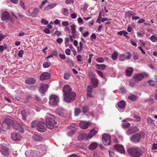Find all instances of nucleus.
<instances>
[{
	"mask_svg": "<svg viewBox=\"0 0 157 157\" xmlns=\"http://www.w3.org/2000/svg\"><path fill=\"white\" fill-rule=\"evenodd\" d=\"M25 83L28 84H33L36 82V80L33 78H29L25 80Z\"/></svg>",
	"mask_w": 157,
	"mask_h": 157,
	"instance_id": "22",
	"label": "nucleus"
},
{
	"mask_svg": "<svg viewBox=\"0 0 157 157\" xmlns=\"http://www.w3.org/2000/svg\"><path fill=\"white\" fill-rule=\"evenodd\" d=\"M21 114L23 120H26L27 116L30 114V112L29 110H24L21 112Z\"/></svg>",
	"mask_w": 157,
	"mask_h": 157,
	"instance_id": "20",
	"label": "nucleus"
},
{
	"mask_svg": "<svg viewBox=\"0 0 157 157\" xmlns=\"http://www.w3.org/2000/svg\"><path fill=\"white\" fill-rule=\"evenodd\" d=\"M24 53V51L23 50H20L19 51V53L18 54V56L20 57H22L23 54Z\"/></svg>",
	"mask_w": 157,
	"mask_h": 157,
	"instance_id": "52",
	"label": "nucleus"
},
{
	"mask_svg": "<svg viewBox=\"0 0 157 157\" xmlns=\"http://www.w3.org/2000/svg\"><path fill=\"white\" fill-rule=\"evenodd\" d=\"M123 123L122 124V126L123 128H128L130 126V124L127 121L123 120Z\"/></svg>",
	"mask_w": 157,
	"mask_h": 157,
	"instance_id": "30",
	"label": "nucleus"
},
{
	"mask_svg": "<svg viewBox=\"0 0 157 157\" xmlns=\"http://www.w3.org/2000/svg\"><path fill=\"white\" fill-rule=\"evenodd\" d=\"M102 140L103 144L106 146L109 145L111 144V137L107 134L103 135L102 137Z\"/></svg>",
	"mask_w": 157,
	"mask_h": 157,
	"instance_id": "8",
	"label": "nucleus"
},
{
	"mask_svg": "<svg viewBox=\"0 0 157 157\" xmlns=\"http://www.w3.org/2000/svg\"><path fill=\"white\" fill-rule=\"evenodd\" d=\"M114 148L117 151L121 153L124 154V153L125 152V151L123 146L120 145L118 144L114 146Z\"/></svg>",
	"mask_w": 157,
	"mask_h": 157,
	"instance_id": "19",
	"label": "nucleus"
},
{
	"mask_svg": "<svg viewBox=\"0 0 157 157\" xmlns=\"http://www.w3.org/2000/svg\"><path fill=\"white\" fill-rule=\"evenodd\" d=\"M28 88L30 90H35L36 89V87L35 86H29Z\"/></svg>",
	"mask_w": 157,
	"mask_h": 157,
	"instance_id": "51",
	"label": "nucleus"
},
{
	"mask_svg": "<svg viewBox=\"0 0 157 157\" xmlns=\"http://www.w3.org/2000/svg\"><path fill=\"white\" fill-rule=\"evenodd\" d=\"M79 44L80 48H79L78 47V48L77 49V50L78 51H80L83 49V44L81 42H80Z\"/></svg>",
	"mask_w": 157,
	"mask_h": 157,
	"instance_id": "53",
	"label": "nucleus"
},
{
	"mask_svg": "<svg viewBox=\"0 0 157 157\" xmlns=\"http://www.w3.org/2000/svg\"><path fill=\"white\" fill-rule=\"evenodd\" d=\"M2 127L4 128H7L9 127L8 124L4 122L2 123Z\"/></svg>",
	"mask_w": 157,
	"mask_h": 157,
	"instance_id": "58",
	"label": "nucleus"
},
{
	"mask_svg": "<svg viewBox=\"0 0 157 157\" xmlns=\"http://www.w3.org/2000/svg\"><path fill=\"white\" fill-rule=\"evenodd\" d=\"M39 121H38L36 120L33 121L32 123L31 127L33 128L37 127Z\"/></svg>",
	"mask_w": 157,
	"mask_h": 157,
	"instance_id": "38",
	"label": "nucleus"
},
{
	"mask_svg": "<svg viewBox=\"0 0 157 157\" xmlns=\"http://www.w3.org/2000/svg\"><path fill=\"white\" fill-rule=\"evenodd\" d=\"M136 132L134 130V128H132L128 129L126 132V133L128 135H130L131 134L134 133Z\"/></svg>",
	"mask_w": 157,
	"mask_h": 157,
	"instance_id": "34",
	"label": "nucleus"
},
{
	"mask_svg": "<svg viewBox=\"0 0 157 157\" xmlns=\"http://www.w3.org/2000/svg\"><path fill=\"white\" fill-rule=\"evenodd\" d=\"M32 139L36 141H40L43 140L42 137L40 135H35L32 136Z\"/></svg>",
	"mask_w": 157,
	"mask_h": 157,
	"instance_id": "23",
	"label": "nucleus"
},
{
	"mask_svg": "<svg viewBox=\"0 0 157 157\" xmlns=\"http://www.w3.org/2000/svg\"><path fill=\"white\" fill-rule=\"evenodd\" d=\"M74 2V0H66L65 3L67 4H70L73 3Z\"/></svg>",
	"mask_w": 157,
	"mask_h": 157,
	"instance_id": "54",
	"label": "nucleus"
},
{
	"mask_svg": "<svg viewBox=\"0 0 157 157\" xmlns=\"http://www.w3.org/2000/svg\"><path fill=\"white\" fill-rule=\"evenodd\" d=\"M1 18L2 21H5L7 22L10 20V14L7 11H4L1 15Z\"/></svg>",
	"mask_w": 157,
	"mask_h": 157,
	"instance_id": "11",
	"label": "nucleus"
},
{
	"mask_svg": "<svg viewBox=\"0 0 157 157\" xmlns=\"http://www.w3.org/2000/svg\"><path fill=\"white\" fill-rule=\"evenodd\" d=\"M132 13H133V12L131 11H129L127 12H126L125 13V16L126 17H129L131 16H133L134 15L132 14Z\"/></svg>",
	"mask_w": 157,
	"mask_h": 157,
	"instance_id": "47",
	"label": "nucleus"
},
{
	"mask_svg": "<svg viewBox=\"0 0 157 157\" xmlns=\"http://www.w3.org/2000/svg\"><path fill=\"white\" fill-rule=\"evenodd\" d=\"M147 123L149 124H151L154 123L153 120L151 117H148L147 119Z\"/></svg>",
	"mask_w": 157,
	"mask_h": 157,
	"instance_id": "49",
	"label": "nucleus"
},
{
	"mask_svg": "<svg viewBox=\"0 0 157 157\" xmlns=\"http://www.w3.org/2000/svg\"><path fill=\"white\" fill-rule=\"evenodd\" d=\"M63 41V39L61 38H59L56 40V42L59 44L61 43Z\"/></svg>",
	"mask_w": 157,
	"mask_h": 157,
	"instance_id": "60",
	"label": "nucleus"
},
{
	"mask_svg": "<svg viewBox=\"0 0 157 157\" xmlns=\"http://www.w3.org/2000/svg\"><path fill=\"white\" fill-rule=\"evenodd\" d=\"M67 129L70 130V131L68 132L67 133V135L70 136H72L76 132V129L75 127L73 125H70L67 127Z\"/></svg>",
	"mask_w": 157,
	"mask_h": 157,
	"instance_id": "17",
	"label": "nucleus"
},
{
	"mask_svg": "<svg viewBox=\"0 0 157 157\" xmlns=\"http://www.w3.org/2000/svg\"><path fill=\"white\" fill-rule=\"evenodd\" d=\"M128 98L132 101H135L137 100V97L135 95L131 94L128 96Z\"/></svg>",
	"mask_w": 157,
	"mask_h": 157,
	"instance_id": "36",
	"label": "nucleus"
},
{
	"mask_svg": "<svg viewBox=\"0 0 157 157\" xmlns=\"http://www.w3.org/2000/svg\"><path fill=\"white\" fill-rule=\"evenodd\" d=\"M91 83L94 87H96L98 85V80L94 78H93L91 79Z\"/></svg>",
	"mask_w": 157,
	"mask_h": 157,
	"instance_id": "28",
	"label": "nucleus"
},
{
	"mask_svg": "<svg viewBox=\"0 0 157 157\" xmlns=\"http://www.w3.org/2000/svg\"><path fill=\"white\" fill-rule=\"evenodd\" d=\"M114 149L112 148H110L109 150V155L111 157H114Z\"/></svg>",
	"mask_w": 157,
	"mask_h": 157,
	"instance_id": "35",
	"label": "nucleus"
},
{
	"mask_svg": "<svg viewBox=\"0 0 157 157\" xmlns=\"http://www.w3.org/2000/svg\"><path fill=\"white\" fill-rule=\"evenodd\" d=\"M149 38L152 42H157V36L155 35L151 36Z\"/></svg>",
	"mask_w": 157,
	"mask_h": 157,
	"instance_id": "41",
	"label": "nucleus"
},
{
	"mask_svg": "<svg viewBox=\"0 0 157 157\" xmlns=\"http://www.w3.org/2000/svg\"><path fill=\"white\" fill-rule=\"evenodd\" d=\"M19 4V5L22 8L23 10H25L26 8L25 6V3L22 0H21L20 1Z\"/></svg>",
	"mask_w": 157,
	"mask_h": 157,
	"instance_id": "45",
	"label": "nucleus"
},
{
	"mask_svg": "<svg viewBox=\"0 0 157 157\" xmlns=\"http://www.w3.org/2000/svg\"><path fill=\"white\" fill-rule=\"evenodd\" d=\"M71 89L68 85H65L63 89V92L64 101L67 103H70L75 100L76 94L74 92H71Z\"/></svg>",
	"mask_w": 157,
	"mask_h": 157,
	"instance_id": "1",
	"label": "nucleus"
},
{
	"mask_svg": "<svg viewBox=\"0 0 157 157\" xmlns=\"http://www.w3.org/2000/svg\"><path fill=\"white\" fill-rule=\"evenodd\" d=\"M87 135L85 133H81L78 136V140L81 141L87 137Z\"/></svg>",
	"mask_w": 157,
	"mask_h": 157,
	"instance_id": "24",
	"label": "nucleus"
},
{
	"mask_svg": "<svg viewBox=\"0 0 157 157\" xmlns=\"http://www.w3.org/2000/svg\"><path fill=\"white\" fill-rule=\"evenodd\" d=\"M46 122L48 128L50 129L53 128L54 126L56 124L54 117L52 118L50 117H47L46 119Z\"/></svg>",
	"mask_w": 157,
	"mask_h": 157,
	"instance_id": "6",
	"label": "nucleus"
},
{
	"mask_svg": "<svg viewBox=\"0 0 157 157\" xmlns=\"http://www.w3.org/2000/svg\"><path fill=\"white\" fill-rule=\"evenodd\" d=\"M127 151L132 157H140L144 154L145 149L143 147L135 146L129 148Z\"/></svg>",
	"mask_w": 157,
	"mask_h": 157,
	"instance_id": "2",
	"label": "nucleus"
},
{
	"mask_svg": "<svg viewBox=\"0 0 157 157\" xmlns=\"http://www.w3.org/2000/svg\"><path fill=\"white\" fill-rule=\"evenodd\" d=\"M51 63L49 62H44L43 65L44 68L48 67L51 65Z\"/></svg>",
	"mask_w": 157,
	"mask_h": 157,
	"instance_id": "42",
	"label": "nucleus"
},
{
	"mask_svg": "<svg viewBox=\"0 0 157 157\" xmlns=\"http://www.w3.org/2000/svg\"><path fill=\"white\" fill-rule=\"evenodd\" d=\"M77 60L78 62H81L82 61V56L80 55H78L77 56Z\"/></svg>",
	"mask_w": 157,
	"mask_h": 157,
	"instance_id": "61",
	"label": "nucleus"
},
{
	"mask_svg": "<svg viewBox=\"0 0 157 157\" xmlns=\"http://www.w3.org/2000/svg\"><path fill=\"white\" fill-rule=\"evenodd\" d=\"M98 145L97 143L93 142L89 146L88 148L90 150H94L97 147Z\"/></svg>",
	"mask_w": 157,
	"mask_h": 157,
	"instance_id": "26",
	"label": "nucleus"
},
{
	"mask_svg": "<svg viewBox=\"0 0 157 157\" xmlns=\"http://www.w3.org/2000/svg\"><path fill=\"white\" fill-rule=\"evenodd\" d=\"M132 57V54L129 52H125L119 57V59L121 61H124L125 59H129Z\"/></svg>",
	"mask_w": 157,
	"mask_h": 157,
	"instance_id": "10",
	"label": "nucleus"
},
{
	"mask_svg": "<svg viewBox=\"0 0 157 157\" xmlns=\"http://www.w3.org/2000/svg\"><path fill=\"white\" fill-rule=\"evenodd\" d=\"M1 152L2 155L5 156H8L9 155V149L4 145H1Z\"/></svg>",
	"mask_w": 157,
	"mask_h": 157,
	"instance_id": "16",
	"label": "nucleus"
},
{
	"mask_svg": "<svg viewBox=\"0 0 157 157\" xmlns=\"http://www.w3.org/2000/svg\"><path fill=\"white\" fill-rule=\"evenodd\" d=\"M12 127L14 129L18 130L20 132H24V128H22L20 125L17 122H14L13 123Z\"/></svg>",
	"mask_w": 157,
	"mask_h": 157,
	"instance_id": "14",
	"label": "nucleus"
},
{
	"mask_svg": "<svg viewBox=\"0 0 157 157\" xmlns=\"http://www.w3.org/2000/svg\"><path fill=\"white\" fill-rule=\"evenodd\" d=\"M118 56V55L117 52L116 51H115L112 54L111 58L113 60H115L117 59Z\"/></svg>",
	"mask_w": 157,
	"mask_h": 157,
	"instance_id": "33",
	"label": "nucleus"
},
{
	"mask_svg": "<svg viewBox=\"0 0 157 157\" xmlns=\"http://www.w3.org/2000/svg\"><path fill=\"white\" fill-rule=\"evenodd\" d=\"M38 151L32 152L31 154L33 155V157H41L43 155L42 153L47 151L46 147L43 145H40L37 146Z\"/></svg>",
	"mask_w": 157,
	"mask_h": 157,
	"instance_id": "3",
	"label": "nucleus"
},
{
	"mask_svg": "<svg viewBox=\"0 0 157 157\" xmlns=\"http://www.w3.org/2000/svg\"><path fill=\"white\" fill-rule=\"evenodd\" d=\"M106 67L107 66L104 64H99V70H104Z\"/></svg>",
	"mask_w": 157,
	"mask_h": 157,
	"instance_id": "43",
	"label": "nucleus"
},
{
	"mask_svg": "<svg viewBox=\"0 0 157 157\" xmlns=\"http://www.w3.org/2000/svg\"><path fill=\"white\" fill-rule=\"evenodd\" d=\"M76 26L75 25L73 24L71 26V33H76Z\"/></svg>",
	"mask_w": 157,
	"mask_h": 157,
	"instance_id": "44",
	"label": "nucleus"
},
{
	"mask_svg": "<svg viewBox=\"0 0 157 157\" xmlns=\"http://www.w3.org/2000/svg\"><path fill=\"white\" fill-rule=\"evenodd\" d=\"M59 101V98L54 94L51 95L49 97V104L52 106H55L57 105Z\"/></svg>",
	"mask_w": 157,
	"mask_h": 157,
	"instance_id": "7",
	"label": "nucleus"
},
{
	"mask_svg": "<svg viewBox=\"0 0 157 157\" xmlns=\"http://www.w3.org/2000/svg\"><path fill=\"white\" fill-rule=\"evenodd\" d=\"M81 113V110L80 109L78 108H76L74 110V115L75 116H78Z\"/></svg>",
	"mask_w": 157,
	"mask_h": 157,
	"instance_id": "37",
	"label": "nucleus"
},
{
	"mask_svg": "<svg viewBox=\"0 0 157 157\" xmlns=\"http://www.w3.org/2000/svg\"><path fill=\"white\" fill-rule=\"evenodd\" d=\"M99 75L105 81H106L105 76L102 72L99 71Z\"/></svg>",
	"mask_w": 157,
	"mask_h": 157,
	"instance_id": "48",
	"label": "nucleus"
},
{
	"mask_svg": "<svg viewBox=\"0 0 157 157\" xmlns=\"http://www.w3.org/2000/svg\"><path fill=\"white\" fill-rule=\"evenodd\" d=\"M149 74L145 72L136 74L133 76V78L136 82H139L142 80L144 77H147Z\"/></svg>",
	"mask_w": 157,
	"mask_h": 157,
	"instance_id": "5",
	"label": "nucleus"
},
{
	"mask_svg": "<svg viewBox=\"0 0 157 157\" xmlns=\"http://www.w3.org/2000/svg\"><path fill=\"white\" fill-rule=\"evenodd\" d=\"M56 6V3L53 4H51L47 6L45 8V9L46 10H48L49 9H52L55 7Z\"/></svg>",
	"mask_w": 157,
	"mask_h": 157,
	"instance_id": "32",
	"label": "nucleus"
},
{
	"mask_svg": "<svg viewBox=\"0 0 157 157\" xmlns=\"http://www.w3.org/2000/svg\"><path fill=\"white\" fill-rule=\"evenodd\" d=\"M49 86L47 84H45L44 83H41L40 85V88L39 89V92L44 94L46 92Z\"/></svg>",
	"mask_w": 157,
	"mask_h": 157,
	"instance_id": "12",
	"label": "nucleus"
},
{
	"mask_svg": "<svg viewBox=\"0 0 157 157\" xmlns=\"http://www.w3.org/2000/svg\"><path fill=\"white\" fill-rule=\"evenodd\" d=\"M67 157H79V156L75 154H73L68 156Z\"/></svg>",
	"mask_w": 157,
	"mask_h": 157,
	"instance_id": "64",
	"label": "nucleus"
},
{
	"mask_svg": "<svg viewBox=\"0 0 157 157\" xmlns=\"http://www.w3.org/2000/svg\"><path fill=\"white\" fill-rule=\"evenodd\" d=\"M82 109L83 113H86L88 112L89 110L88 107L87 105L84 106L82 107Z\"/></svg>",
	"mask_w": 157,
	"mask_h": 157,
	"instance_id": "46",
	"label": "nucleus"
},
{
	"mask_svg": "<svg viewBox=\"0 0 157 157\" xmlns=\"http://www.w3.org/2000/svg\"><path fill=\"white\" fill-rule=\"evenodd\" d=\"M129 84L130 86L134 87L135 86V82L131 81L129 82Z\"/></svg>",
	"mask_w": 157,
	"mask_h": 157,
	"instance_id": "57",
	"label": "nucleus"
},
{
	"mask_svg": "<svg viewBox=\"0 0 157 157\" xmlns=\"http://www.w3.org/2000/svg\"><path fill=\"white\" fill-rule=\"evenodd\" d=\"M90 124V123L89 122L81 121L79 123V126L81 128L85 129L88 127Z\"/></svg>",
	"mask_w": 157,
	"mask_h": 157,
	"instance_id": "18",
	"label": "nucleus"
},
{
	"mask_svg": "<svg viewBox=\"0 0 157 157\" xmlns=\"http://www.w3.org/2000/svg\"><path fill=\"white\" fill-rule=\"evenodd\" d=\"M21 138V135L16 132H14L11 134V139L14 141L20 140Z\"/></svg>",
	"mask_w": 157,
	"mask_h": 157,
	"instance_id": "13",
	"label": "nucleus"
},
{
	"mask_svg": "<svg viewBox=\"0 0 157 157\" xmlns=\"http://www.w3.org/2000/svg\"><path fill=\"white\" fill-rule=\"evenodd\" d=\"M39 11V9L35 8L33 11V12L32 13V16L33 17H36L38 14Z\"/></svg>",
	"mask_w": 157,
	"mask_h": 157,
	"instance_id": "31",
	"label": "nucleus"
},
{
	"mask_svg": "<svg viewBox=\"0 0 157 157\" xmlns=\"http://www.w3.org/2000/svg\"><path fill=\"white\" fill-rule=\"evenodd\" d=\"M133 70L132 67H129L126 70V74L128 76H130L133 72Z\"/></svg>",
	"mask_w": 157,
	"mask_h": 157,
	"instance_id": "27",
	"label": "nucleus"
},
{
	"mask_svg": "<svg viewBox=\"0 0 157 157\" xmlns=\"http://www.w3.org/2000/svg\"><path fill=\"white\" fill-rule=\"evenodd\" d=\"M51 77L50 73L44 72L42 73L40 76V79L41 80H44L49 79Z\"/></svg>",
	"mask_w": 157,
	"mask_h": 157,
	"instance_id": "15",
	"label": "nucleus"
},
{
	"mask_svg": "<svg viewBox=\"0 0 157 157\" xmlns=\"http://www.w3.org/2000/svg\"><path fill=\"white\" fill-rule=\"evenodd\" d=\"M147 83L149 85L153 86H155L157 84V82H156L153 81L151 80H149L148 81Z\"/></svg>",
	"mask_w": 157,
	"mask_h": 157,
	"instance_id": "40",
	"label": "nucleus"
},
{
	"mask_svg": "<svg viewBox=\"0 0 157 157\" xmlns=\"http://www.w3.org/2000/svg\"><path fill=\"white\" fill-rule=\"evenodd\" d=\"M143 132H140L135 133L130 138V141L132 143L136 144L140 142L141 139V135Z\"/></svg>",
	"mask_w": 157,
	"mask_h": 157,
	"instance_id": "4",
	"label": "nucleus"
},
{
	"mask_svg": "<svg viewBox=\"0 0 157 157\" xmlns=\"http://www.w3.org/2000/svg\"><path fill=\"white\" fill-rule=\"evenodd\" d=\"M118 106L120 108L123 109L125 107V103L124 101H121L118 103Z\"/></svg>",
	"mask_w": 157,
	"mask_h": 157,
	"instance_id": "29",
	"label": "nucleus"
},
{
	"mask_svg": "<svg viewBox=\"0 0 157 157\" xmlns=\"http://www.w3.org/2000/svg\"><path fill=\"white\" fill-rule=\"evenodd\" d=\"M62 12L63 14L65 16H67L69 13L68 10L65 8L62 9Z\"/></svg>",
	"mask_w": 157,
	"mask_h": 157,
	"instance_id": "39",
	"label": "nucleus"
},
{
	"mask_svg": "<svg viewBox=\"0 0 157 157\" xmlns=\"http://www.w3.org/2000/svg\"><path fill=\"white\" fill-rule=\"evenodd\" d=\"M6 36L5 35H3L2 33L0 34V42L4 39ZM1 43H0V44Z\"/></svg>",
	"mask_w": 157,
	"mask_h": 157,
	"instance_id": "55",
	"label": "nucleus"
},
{
	"mask_svg": "<svg viewBox=\"0 0 157 157\" xmlns=\"http://www.w3.org/2000/svg\"><path fill=\"white\" fill-rule=\"evenodd\" d=\"M64 110L61 108H58L56 110V113L59 116L63 117L64 115Z\"/></svg>",
	"mask_w": 157,
	"mask_h": 157,
	"instance_id": "25",
	"label": "nucleus"
},
{
	"mask_svg": "<svg viewBox=\"0 0 157 157\" xmlns=\"http://www.w3.org/2000/svg\"><path fill=\"white\" fill-rule=\"evenodd\" d=\"M70 74L68 73H65L64 75V78L65 80L68 79L70 78Z\"/></svg>",
	"mask_w": 157,
	"mask_h": 157,
	"instance_id": "50",
	"label": "nucleus"
},
{
	"mask_svg": "<svg viewBox=\"0 0 157 157\" xmlns=\"http://www.w3.org/2000/svg\"><path fill=\"white\" fill-rule=\"evenodd\" d=\"M97 133V132L94 129H93L89 133L86 139V140L87 141H89V139H91L92 137L96 134Z\"/></svg>",
	"mask_w": 157,
	"mask_h": 157,
	"instance_id": "21",
	"label": "nucleus"
},
{
	"mask_svg": "<svg viewBox=\"0 0 157 157\" xmlns=\"http://www.w3.org/2000/svg\"><path fill=\"white\" fill-rule=\"evenodd\" d=\"M59 57L62 59L64 60L66 59V56L65 55H63L60 54L59 55Z\"/></svg>",
	"mask_w": 157,
	"mask_h": 157,
	"instance_id": "63",
	"label": "nucleus"
},
{
	"mask_svg": "<svg viewBox=\"0 0 157 157\" xmlns=\"http://www.w3.org/2000/svg\"><path fill=\"white\" fill-rule=\"evenodd\" d=\"M47 125L44 122L39 121L38 126L36 128L37 130L40 132H43L46 130Z\"/></svg>",
	"mask_w": 157,
	"mask_h": 157,
	"instance_id": "9",
	"label": "nucleus"
},
{
	"mask_svg": "<svg viewBox=\"0 0 157 157\" xmlns=\"http://www.w3.org/2000/svg\"><path fill=\"white\" fill-rule=\"evenodd\" d=\"M54 34L58 36H60L61 35V33L58 30L55 31Z\"/></svg>",
	"mask_w": 157,
	"mask_h": 157,
	"instance_id": "62",
	"label": "nucleus"
},
{
	"mask_svg": "<svg viewBox=\"0 0 157 157\" xmlns=\"http://www.w3.org/2000/svg\"><path fill=\"white\" fill-rule=\"evenodd\" d=\"M71 50L69 49H67L65 50V53L67 55H71Z\"/></svg>",
	"mask_w": 157,
	"mask_h": 157,
	"instance_id": "59",
	"label": "nucleus"
},
{
	"mask_svg": "<svg viewBox=\"0 0 157 157\" xmlns=\"http://www.w3.org/2000/svg\"><path fill=\"white\" fill-rule=\"evenodd\" d=\"M41 22L42 23L44 24L45 25L47 24L48 23V21L44 19H42L41 20Z\"/></svg>",
	"mask_w": 157,
	"mask_h": 157,
	"instance_id": "56",
	"label": "nucleus"
}]
</instances>
